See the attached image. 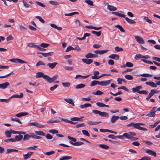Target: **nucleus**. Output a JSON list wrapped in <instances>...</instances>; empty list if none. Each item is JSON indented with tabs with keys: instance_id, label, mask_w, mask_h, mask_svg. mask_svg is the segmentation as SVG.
<instances>
[{
	"instance_id": "0e129e2a",
	"label": "nucleus",
	"mask_w": 160,
	"mask_h": 160,
	"mask_svg": "<svg viewBox=\"0 0 160 160\" xmlns=\"http://www.w3.org/2000/svg\"><path fill=\"white\" fill-rule=\"evenodd\" d=\"M144 19L148 22L149 23H152V21L149 19L147 17H144Z\"/></svg>"
},
{
	"instance_id": "052dcab7",
	"label": "nucleus",
	"mask_w": 160,
	"mask_h": 160,
	"mask_svg": "<svg viewBox=\"0 0 160 160\" xmlns=\"http://www.w3.org/2000/svg\"><path fill=\"white\" fill-rule=\"evenodd\" d=\"M115 50L117 52L122 51L123 50V49L122 48H119V47L118 46L115 47Z\"/></svg>"
},
{
	"instance_id": "9b49d317",
	"label": "nucleus",
	"mask_w": 160,
	"mask_h": 160,
	"mask_svg": "<svg viewBox=\"0 0 160 160\" xmlns=\"http://www.w3.org/2000/svg\"><path fill=\"white\" fill-rule=\"evenodd\" d=\"M9 85L10 83L8 82H6L0 84V88L4 89L7 88Z\"/></svg>"
},
{
	"instance_id": "72a5a7b5",
	"label": "nucleus",
	"mask_w": 160,
	"mask_h": 160,
	"mask_svg": "<svg viewBox=\"0 0 160 160\" xmlns=\"http://www.w3.org/2000/svg\"><path fill=\"white\" fill-rule=\"evenodd\" d=\"M91 106V104L90 103H86L83 105H82L80 106V108L83 109L85 108L90 107Z\"/></svg>"
},
{
	"instance_id": "4d7b16f0",
	"label": "nucleus",
	"mask_w": 160,
	"mask_h": 160,
	"mask_svg": "<svg viewBox=\"0 0 160 160\" xmlns=\"http://www.w3.org/2000/svg\"><path fill=\"white\" fill-rule=\"evenodd\" d=\"M62 85L65 87H68L70 86V83L67 82H62Z\"/></svg>"
},
{
	"instance_id": "6e6552de",
	"label": "nucleus",
	"mask_w": 160,
	"mask_h": 160,
	"mask_svg": "<svg viewBox=\"0 0 160 160\" xmlns=\"http://www.w3.org/2000/svg\"><path fill=\"white\" fill-rule=\"evenodd\" d=\"M134 128H135L144 131H146L147 129L145 128L142 127L140 126L138 123H135Z\"/></svg>"
},
{
	"instance_id": "864d4df0",
	"label": "nucleus",
	"mask_w": 160,
	"mask_h": 160,
	"mask_svg": "<svg viewBox=\"0 0 160 160\" xmlns=\"http://www.w3.org/2000/svg\"><path fill=\"white\" fill-rule=\"evenodd\" d=\"M60 122V121L58 120H49L48 121V123H58Z\"/></svg>"
},
{
	"instance_id": "423d86ee",
	"label": "nucleus",
	"mask_w": 160,
	"mask_h": 160,
	"mask_svg": "<svg viewBox=\"0 0 160 160\" xmlns=\"http://www.w3.org/2000/svg\"><path fill=\"white\" fill-rule=\"evenodd\" d=\"M85 57L87 58H98V56L96 54H93L91 52L86 54Z\"/></svg>"
},
{
	"instance_id": "c03bdc74",
	"label": "nucleus",
	"mask_w": 160,
	"mask_h": 160,
	"mask_svg": "<svg viewBox=\"0 0 160 160\" xmlns=\"http://www.w3.org/2000/svg\"><path fill=\"white\" fill-rule=\"evenodd\" d=\"M99 146L102 148L107 149H108L109 148V147L107 145H106L105 144H99Z\"/></svg>"
},
{
	"instance_id": "1a4fd4ad",
	"label": "nucleus",
	"mask_w": 160,
	"mask_h": 160,
	"mask_svg": "<svg viewBox=\"0 0 160 160\" xmlns=\"http://www.w3.org/2000/svg\"><path fill=\"white\" fill-rule=\"evenodd\" d=\"M82 60L84 63L88 64H89L92 63L93 62V60L92 59H88L87 58H83L82 59Z\"/></svg>"
},
{
	"instance_id": "0eeeda50",
	"label": "nucleus",
	"mask_w": 160,
	"mask_h": 160,
	"mask_svg": "<svg viewBox=\"0 0 160 160\" xmlns=\"http://www.w3.org/2000/svg\"><path fill=\"white\" fill-rule=\"evenodd\" d=\"M135 38L136 39V41L138 43L141 44L144 43L145 42L143 38L139 37V36H135Z\"/></svg>"
},
{
	"instance_id": "79ce46f5",
	"label": "nucleus",
	"mask_w": 160,
	"mask_h": 160,
	"mask_svg": "<svg viewBox=\"0 0 160 160\" xmlns=\"http://www.w3.org/2000/svg\"><path fill=\"white\" fill-rule=\"evenodd\" d=\"M92 93L94 95H100L103 94V92L98 90H97L96 92H93Z\"/></svg>"
},
{
	"instance_id": "cd10ccee",
	"label": "nucleus",
	"mask_w": 160,
	"mask_h": 160,
	"mask_svg": "<svg viewBox=\"0 0 160 160\" xmlns=\"http://www.w3.org/2000/svg\"><path fill=\"white\" fill-rule=\"evenodd\" d=\"M96 105L99 107H108L109 106L108 105H106L102 102H98L96 103Z\"/></svg>"
},
{
	"instance_id": "c756f323",
	"label": "nucleus",
	"mask_w": 160,
	"mask_h": 160,
	"mask_svg": "<svg viewBox=\"0 0 160 160\" xmlns=\"http://www.w3.org/2000/svg\"><path fill=\"white\" fill-rule=\"evenodd\" d=\"M125 19L128 23L130 24H134L136 23V22L134 20L130 19L128 17H126Z\"/></svg>"
},
{
	"instance_id": "dca6fc26",
	"label": "nucleus",
	"mask_w": 160,
	"mask_h": 160,
	"mask_svg": "<svg viewBox=\"0 0 160 160\" xmlns=\"http://www.w3.org/2000/svg\"><path fill=\"white\" fill-rule=\"evenodd\" d=\"M41 54H42L44 57H46L52 55L53 54V52H51L47 53L41 52Z\"/></svg>"
},
{
	"instance_id": "4be33fe9",
	"label": "nucleus",
	"mask_w": 160,
	"mask_h": 160,
	"mask_svg": "<svg viewBox=\"0 0 160 160\" xmlns=\"http://www.w3.org/2000/svg\"><path fill=\"white\" fill-rule=\"evenodd\" d=\"M11 120L14 122H18L20 124H22V122L19 120V119L18 118H16L15 116H12L10 118Z\"/></svg>"
},
{
	"instance_id": "3c124183",
	"label": "nucleus",
	"mask_w": 160,
	"mask_h": 160,
	"mask_svg": "<svg viewBox=\"0 0 160 160\" xmlns=\"http://www.w3.org/2000/svg\"><path fill=\"white\" fill-rule=\"evenodd\" d=\"M123 136L126 138L128 139H130L131 138V136L130 135L129 132L128 133H125L123 134Z\"/></svg>"
},
{
	"instance_id": "49530a36",
	"label": "nucleus",
	"mask_w": 160,
	"mask_h": 160,
	"mask_svg": "<svg viewBox=\"0 0 160 160\" xmlns=\"http://www.w3.org/2000/svg\"><path fill=\"white\" fill-rule=\"evenodd\" d=\"M82 132L84 135L88 137L90 136V134L87 131L85 130H82Z\"/></svg>"
},
{
	"instance_id": "6e6d98bb",
	"label": "nucleus",
	"mask_w": 160,
	"mask_h": 160,
	"mask_svg": "<svg viewBox=\"0 0 160 160\" xmlns=\"http://www.w3.org/2000/svg\"><path fill=\"white\" fill-rule=\"evenodd\" d=\"M55 152L54 151H51L49 152H46L45 154L49 156L53 154Z\"/></svg>"
},
{
	"instance_id": "603ef678",
	"label": "nucleus",
	"mask_w": 160,
	"mask_h": 160,
	"mask_svg": "<svg viewBox=\"0 0 160 160\" xmlns=\"http://www.w3.org/2000/svg\"><path fill=\"white\" fill-rule=\"evenodd\" d=\"M49 46V44L48 43H42L41 44V47L43 48H46Z\"/></svg>"
},
{
	"instance_id": "473e14b6",
	"label": "nucleus",
	"mask_w": 160,
	"mask_h": 160,
	"mask_svg": "<svg viewBox=\"0 0 160 160\" xmlns=\"http://www.w3.org/2000/svg\"><path fill=\"white\" fill-rule=\"evenodd\" d=\"M18 151V150L14 149H11V148H9V149H8L7 150L6 153L7 154H8V153H9L12 152H17Z\"/></svg>"
},
{
	"instance_id": "680f3d73",
	"label": "nucleus",
	"mask_w": 160,
	"mask_h": 160,
	"mask_svg": "<svg viewBox=\"0 0 160 160\" xmlns=\"http://www.w3.org/2000/svg\"><path fill=\"white\" fill-rule=\"evenodd\" d=\"M151 159L150 157L145 156L142 157L141 159L137 160H150Z\"/></svg>"
},
{
	"instance_id": "f257e3e1",
	"label": "nucleus",
	"mask_w": 160,
	"mask_h": 160,
	"mask_svg": "<svg viewBox=\"0 0 160 160\" xmlns=\"http://www.w3.org/2000/svg\"><path fill=\"white\" fill-rule=\"evenodd\" d=\"M41 77H43V78L47 80L48 82L52 83L57 78L58 76L56 75L51 78L48 75H45L43 72H41Z\"/></svg>"
},
{
	"instance_id": "774afa93",
	"label": "nucleus",
	"mask_w": 160,
	"mask_h": 160,
	"mask_svg": "<svg viewBox=\"0 0 160 160\" xmlns=\"http://www.w3.org/2000/svg\"><path fill=\"white\" fill-rule=\"evenodd\" d=\"M109 138H111L112 139L116 140V136L113 134L109 135L108 136Z\"/></svg>"
},
{
	"instance_id": "13d9d810",
	"label": "nucleus",
	"mask_w": 160,
	"mask_h": 160,
	"mask_svg": "<svg viewBox=\"0 0 160 160\" xmlns=\"http://www.w3.org/2000/svg\"><path fill=\"white\" fill-rule=\"evenodd\" d=\"M85 2L88 4L90 6H93V3L90 0H87L85 1Z\"/></svg>"
},
{
	"instance_id": "2f4dec72",
	"label": "nucleus",
	"mask_w": 160,
	"mask_h": 160,
	"mask_svg": "<svg viewBox=\"0 0 160 160\" xmlns=\"http://www.w3.org/2000/svg\"><path fill=\"white\" fill-rule=\"evenodd\" d=\"M72 158V157L68 156H64L60 158L59 160H68Z\"/></svg>"
},
{
	"instance_id": "393cba45",
	"label": "nucleus",
	"mask_w": 160,
	"mask_h": 160,
	"mask_svg": "<svg viewBox=\"0 0 160 160\" xmlns=\"http://www.w3.org/2000/svg\"><path fill=\"white\" fill-rule=\"evenodd\" d=\"M57 64L58 63L56 62L52 63H48V64L47 65L50 68L53 69L54 68Z\"/></svg>"
},
{
	"instance_id": "c9c22d12",
	"label": "nucleus",
	"mask_w": 160,
	"mask_h": 160,
	"mask_svg": "<svg viewBox=\"0 0 160 160\" xmlns=\"http://www.w3.org/2000/svg\"><path fill=\"white\" fill-rule=\"evenodd\" d=\"M5 134L7 138H10L11 137V132L10 131H10L7 130L5 131Z\"/></svg>"
},
{
	"instance_id": "20e7f679",
	"label": "nucleus",
	"mask_w": 160,
	"mask_h": 160,
	"mask_svg": "<svg viewBox=\"0 0 160 160\" xmlns=\"http://www.w3.org/2000/svg\"><path fill=\"white\" fill-rule=\"evenodd\" d=\"M111 81L112 80H109L99 82V85L102 86H107L111 82Z\"/></svg>"
},
{
	"instance_id": "5fc2aeb1",
	"label": "nucleus",
	"mask_w": 160,
	"mask_h": 160,
	"mask_svg": "<svg viewBox=\"0 0 160 160\" xmlns=\"http://www.w3.org/2000/svg\"><path fill=\"white\" fill-rule=\"evenodd\" d=\"M140 76L142 77H151L152 76V75L151 74H142L140 75Z\"/></svg>"
},
{
	"instance_id": "bb28decb",
	"label": "nucleus",
	"mask_w": 160,
	"mask_h": 160,
	"mask_svg": "<svg viewBox=\"0 0 160 160\" xmlns=\"http://www.w3.org/2000/svg\"><path fill=\"white\" fill-rule=\"evenodd\" d=\"M23 137V136L21 135H18L16 136L14 138V139L15 141H19L22 140Z\"/></svg>"
},
{
	"instance_id": "5701e85b",
	"label": "nucleus",
	"mask_w": 160,
	"mask_h": 160,
	"mask_svg": "<svg viewBox=\"0 0 160 160\" xmlns=\"http://www.w3.org/2000/svg\"><path fill=\"white\" fill-rule=\"evenodd\" d=\"M50 25L51 27L52 28L57 29L59 31H61L62 29V28H61V27H58L56 25L54 24H53V23L51 24H50Z\"/></svg>"
},
{
	"instance_id": "bf43d9fd",
	"label": "nucleus",
	"mask_w": 160,
	"mask_h": 160,
	"mask_svg": "<svg viewBox=\"0 0 160 160\" xmlns=\"http://www.w3.org/2000/svg\"><path fill=\"white\" fill-rule=\"evenodd\" d=\"M142 55L140 54H137L135 57V59L136 60H138L139 59L142 58Z\"/></svg>"
},
{
	"instance_id": "4468645a",
	"label": "nucleus",
	"mask_w": 160,
	"mask_h": 160,
	"mask_svg": "<svg viewBox=\"0 0 160 160\" xmlns=\"http://www.w3.org/2000/svg\"><path fill=\"white\" fill-rule=\"evenodd\" d=\"M108 57L110 58L117 60L119 59V57L118 55L115 54H111Z\"/></svg>"
},
{
	"instance_id": "a18cd8bd",
	"label": "nucleus",
	"mask_w": 160,
	"mask_h": 160,
	"mask_svg": "<svg viewBox=\"0 0 160 160\" xmlns=\"http://www.w3.org/2000/svg\"><path fill=\"white\" fill-rule=\"evenodd\" d=\"M10 97L8 99H0V102H5L6 103H8L10 101Z\"/></svg>"
},
{
	"instance_id": "338daca9",
	"label": "nucleus",
	"mask_w": 160,
	"mask_h": 160,
	"mask_svg": "<svg viewBox=\"0 0 160 160\" xmlns=\"http://www.w3.org/2000/svg\"><path fill=\"white\" fill-rule=\"evenodd\" d=\"M139 93L140 94H144L145 95H147L148 94V92L147 91L145 90L140 91L139 92Z\"/></svg>"
},
{
	"instance_id": "ddd939ff",
	"label": "nucleus",
	"mask_w": 160,
	"mask_h": 160,
	"mask_svg": "<svg viewBox=\"0 0 160 160\" xmlns=\"http://www.w3.org/2000/svg\"><path fill=\"white\" fill-rule=\"evenodd\" d=\"M33 152H29L27 154L23 155V158L25 159H27L30 158L33 153Z\"/></svg>"
},
{
	"instance_id": "f704fd0d",
	"label": "nucleus",
	"mask_w": 160,
	"mask_h": 160,
	"mask_svg": "<svg viewBox=\"0 0 160 160\" xmlns=\"http://www.w3.org/2000/svg\"><path fill=\"white\" fill-rule=\"evenodd\" d=\"M85 85L84 84L81 83L76 85L75 88L76 89H80L83 88L85 87Z\"/></svg>"
},
{
	"instance_id": "4c0bfd02",
	"label": "nucleus",
	"mask_w": 160,
	"mask_h": 160,
	"mask_svg": "<svg viewBox=\"0 0 160 160\" xmlns=\"http://www.w3.org/2000/svg\"><path fill=\"white\" fill-rule=\"evenodd\" d=\"M159 122H160V120L157 121L154 124L149 125V128H152L155 127Z\"/></svg>"
},
{
	"instance_id": "e433bc0d",
	"label": "nucleus",
	"mask_w": 160,
	"mask_h": 160,
	"mask_svg": "<svg viewBox=\"0 0 160 160\" xmlns=\"http://www.w3.org/2000/svg\"><path fill=\"white\" fill-rule=\"evenodd\" d=\"M79 13L78 12H71L69 13H65V15L66 16H72L76 14H78Z\"/></svg>"
},
{
	"instance_id": "58836bf2",
	"label": "nucleus",
	"mask_w": 160,
	"mask_h": 160,
	"mask_svg": "<svg viewBox=\"0 0 160 160\" xmlns=\"http://www.w3.org/2000/svg\"><path fill=\"white\" fill-rule=\"evenodd\" d=\"M107 9L108 10H117V9L116 7L110 5H108Z\"/></svg>"
},
{
	"instance_id": "e2e57ef3",
	"label": "nucleus",
	"mask_w": 160,
	"mask_h": 160,
	"mask_svg": "<svg viewBox=\"0 0 160 160\" xmlns=\"http://www.w3.org/2000/svg\"><path fill=\"white\" fill-rule=\"evenodd\" d=\"M126 66L130 68L132 67L133 66V65L132 63L128 62L126 63Z\"/></svg>"
},
{
	"instance_id": "f8f14e48",
	"label": "nucleus",
	"mask_w": 160,
	"mask_h": 160,
	"mask_svg": "<svg viewBox=\"0 0 160 160\" xmlns=\"http://www.w3.org/2000/svg\"><path fill=\"white\" fill-rule=\"evenodd\" d=\"M146 152L149 154L153 156L154 157H156L157 156L156 153L154 151L150 149L147 150H146Z\"/></svg>"
},
{
	"instance_id": "aec40b11",
	"label": "nucleus",
	"mask_w": 160,
	"mask_h": 160,
	"mask_svg": "<svg viewBox=\"0 0 160 160\" xmlns=\"http://www.w3.org/2000/svg\"><path fill=\"white\" fill-rule=\"evenodd\" d=\"M142 86H138L135 88H132V90L133 92H137L139 93V92L140 91L139 90L142 88Z\"/></svg>"
},
{
	"instance_id": "37998d69",
	"label": "nucleus",
	"mask_w": 160,
	"mask_h": 160,
	"mask_svg": "<svg viewBox=\"0 0 160 160\" xmlns=\"http://www.w3.org/2000/svg\"><path fill=\"white\" fill-rule=\"evenodd\" d=\"M125 77L127 79L129 80H132L133 78V77L130 75H127L125 76Z\"/></svg>"
},
{
	"instance_id": "a878e982",
	"label": "nucleus",
	"mask_w": 160,
	"mask_h": 160,
	"mask_svg": "<svg viewBox=\"0 0 160 160\" xmlns=\"http://www.w3.org/2000/svg\"><path fill=\"white\" fill-rule=\"evenodd\" d=\"M97 84L99 85V81L96 80H94L92 82L90 86L91 87H93Z\"/></svg>"
},
{
	"instance_id": "de8ad7c7",
	"label": "nucleus",
	"mask_w": 160,
	"mask_h": 160,
	"mask_svg": "<svg viewBox=\"0 0 160 160\" xmlns=\"http://www.w3.org/2000/svg\"><path fill=\"white\" fill-rule=\"evenodd\" d=\"M101 122H92L91 121H89L88 123L89 125H95L96 124H97Z\"/></svg>"
},
{
	"instance_id": "f03ea898",
	"label": "nucleus",
	"mask_w": 160,
	"mask_h": 160,
	"mask_svg": "<svg viewBox=\"0 0 160 160\" xmlns=\"http://www.w3.org/2000/svg\"><path fill=\"white\" fill-rule=\"evenodd\" d=\"M155 83L153 82L149 81L147 82H145L146 84L149 85L153 88H156L157 87V85H160V81H155Z\"/></svg>"
},
{
	"instance_id": "8fccbe9b",
	"label": "nucleus",
	"mask_w": 160,
	"mask_h": 160,
	"mask_svg": "<svg viewBox=\"0 0 160 160\" xmlns=\"http://www.w3.org/2000/svg\"><path fill=\"white\" fill-rule=\"evenodd\" d=\"M4 141L6 142H15V140L14 139V138H12L10 139H7L6 140H4Z\"/></svg>"
},
{
	"instance_id": "7ed1b4c3",
	"label": "nucleus",
	"mask_w": 160,
	"mask_h": 160,
	"mask_svg": "<svg viewBox=\"0 0 160 160\" xmlns=\"http://www.w3.org/2000/svg\"><path fill=\"white\" fill-rule=\"evenodd\" d=\"M156 107H153L150 110L149 113L146 114V116L151 118L155 117V112H156Z\"/></svg>"
},
{
	"instance_id": "39448f33",
	"label": "nucleus",
	"mask_w": 160,
	"mask_h": 160,
	"mask_svg": "<svg viewBox=\"0 0 160 160\" xmlns=\"http://www.w3.org/2000/svg\"><path fill=\"white\" fill-rule=\"evenodd\" d=\"M49 132L51 133L54 134H57L56 136L59 137H64V136L63 135H61L60 134H58V131L56 129H51L49 131Z\"/></svg>"
},
{
	"instance_id": "ea45409f",
	"label": "nucleus",
	"mask_w": 160,
	"mask_h": 160,
	"mask_svg": "<svg viewBox=\"0 0 160 160\" xmlns=\"http://www.w3.org/2000/svg\"><path fill=\"white\" fill-rule=\"evenodd\" d=\"M92 34H95L98 37H99L101 34V31L96 32V31H92Z\"/></svg>"
},
{
	"instance_id": "412c9836",
	"label": "nucleus",
	"mask_w": 160,
	"mask_h": 160,
	"mask_svg": "<svg viewBox=\"0 0 160 160\" xmlns=\"http://www.w3.org/2000/svg\"><path fill=\"white\" fill-rule=\"evenodd\" d=\"M28 126H35L38 128L40 127L39 124L36 122H30L28 124Z\"/></svg>"
},
{
	"instance_id": "2eb2a0df",
	"label": "nucleus",
	"mask_w": 160,
	"mask_h": 160,
	"mask_svg": "<svg viewBox=\"0 0 160 160\" xmlns=\"http://www.w3.org/2000/svg\"><path fill=\"white\" fill-rule=\"evenodd\" d=\"M28 114V113L26 112H21L16 114L15 116L18 118H20L23 116L27 115Z\"/></svg>"
},
{
	"instance_id": "6ab92c4d",
	"label": "nucleus",
	"mask_w": 160,
	"mask_h": 160,
	"mask_svg": "<svg viewBox=\"0 0 160 160\" xmlns=\"http://www.w3.org/2000/svg\"><path fill=\"white\" fill-rule=\"evenodd\" d=\"M65 101L71 104L72 106H74L75 104L71 98H64Z\"/></svg>"
},
{
	"instance_id": "c85d7f7f",
	"label": "nucleus",
	"mask_w": 160,
	"mask_h": 160,
	"mask_svg": "<svg viewBox=\"0 0 160 160\" xmlns=\"http://www.w3.org/2000/svg\"><path fill=\"white\" fill-rule=\"evenodd\" d=\"M10 131H11V133H12L13 134H25V132L22 131H17L13 130L12 129H10Z\"/></svg>"
},
{
	"instance_id": "9d476101",
	"label": "nucleus",
	"mask_w": 160,
	"mask_h": 160,
	"mask_svg": "<svg viewBox=\"0 0 160 160\" xmlns=\"http://www.w3.org/2000/svg\"><path fill=\"white\" fill-rule=\"evenodd\" d=\"M108 51V50H97L94 51V53L97 54H103Z\"/></svg>"
},
{
	"instance_id": "09e8293b",
	"label": "nucleus",
	"mask_w": 160,
	"mask_h": 160,
	"mask_svg": "<svg viewBox=\"0 0 160 160\" xmlns=\"http://www.w3.org/2000/svg\"><path fill=\"white\" fill-rule=\"evenodd\" d=\"M24 137L23 138V140H28L29 139V138L31 137V135H29L28 134H24Z\"/></svg>"
},
{
	"instance_id": "f3484780",
	"label": "nucleus",
	"mask_w": 160,
	"mask_h": 160,
	"mask_svg": "<svg viewBox=\"0 0 160 160\" xmlns=\"http://www.w3.org/2000/svg\"><path fill=\"white\" fill-rule=\"evenodd\" d=\"M69 143L74 146H79L83 144V143L81 142H78L75 143L73 142L72 141H70Z\"/></svg>"
},
{
	"instance_id": "a19ab883",
	"label": "nucleus",
	"mask_w": 160,
	"mask_h": 160,
	"mask_svg": "<svg viewBox=\"0 0 160 160\" xmlns=\"http://www.w3.org/2000/svg\"><path fill=\"white\" fill-rule=\"evenodd\" d=\"M46 109V108H41V115L42 116L44 117L45 116V110Z\"/></svg>"
},
{
	"instance_id": "a211bd4d",
	"label": "nucleus",
	"mask_w": 160,
	"mask_h": 160,
	"mask_svg": "<svg viewBox=\"0 0 160 160\" xmlns=\"http://www.w3.org/2000/svg\"><path fill=\"white\" fill-rule=\"evenodd\" d=\"M23 96V94L22 93H21L20 95H18V94H14L11 97H10V99L12 98H22Z\"/></svg>"
},
{
	"instance_id": "7c9ffc66",
	"label": "nucleus",
	"mask_w": 160,
	"mask_h": 160,
	"mask_svg": "<svg viewBox=\"0 0 160 160\" xmlns=\"http://www.w3.org/2000/svg\"><path fill=\"white\" fill-rule=\"evenodd\" d=\"M99 115L102 117H109V115L108 113L105 112H100Z\"/></svg>"
},
{
	"instance_id": "69168bd1",
	"label": "nucleus",
	"mask_w": 160,
	"mask_h": 160,
	"mask_svg": "<svg viewBox=\"0 0 160 160\" xmlns=\"http://www.w3.org/2000/svg\"><path fill=\"white\" fill-rule=\"evenodd\" d=\"M45 136L46 138L48 139H51L53 138L52 136L49 133L47 134Z\"/></svg>"
},
{
	"instance_id": "b1692460",
	"label": "nucleus",
	"mask_w": 160,
	"mask_h": 160,
	"mask_svg": "<svg viewBox=\"0 0 160 160\" xmlns=\"http://www.w3.org/2000/svg\"><path fill=\"white\" fill-rule=\"evenodd\" d=\"M119 118V116H113L111 118V122L112 123H113L115 122V121L118 120Z\"/></svg>"
}]
</instances>
